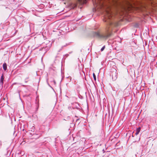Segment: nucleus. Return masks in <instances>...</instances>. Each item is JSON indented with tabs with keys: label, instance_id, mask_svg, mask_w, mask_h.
<instances>
[{
	"label": "nucleus",
	"instance_id": "nucleus-1",
	"mask_svg": "<svg viewBox=\"0 0 157 157\" xmlns=\"http://www.w3.org/2000/svg\"><path fill=\"white\" fill-rule=\"evenodd\" d=\"M109 6H107V7L108 8L106 10L105 14L106 15L105 16V19L106 20H104V21H107V19L108 18L109 19H110L112 17V13L111 11L110 7L112 5H115L117 4V2L116 1L113 0H111L109 2Z\"/></svg>",
	"mask_w": 157,
	"mask_h": 157
},
{
	"label": "nucleus",
	"instance_id": "nucleus-2",
	"mask_svg": "<svg viewBox=\"0 0 157 157\" xmlns=\"http://www.w3.org/2000/svg\"><path fill=\"white\" fill-rule=\"evenodd\" d=\"M95 35L99 38L106 40L111 36V34L110 31L108 29H106L105 33L101 34L99 33H95Z\"/></svg>",
	"mask_w": 157,
	"mask_h": 157
},
{
	"label": "nucleus",
	"instance_id": "nucleus-3",
	"mask_svg": "<svg viewBox=\"0 0 157 157\" xmlns=\"http://www.w3.org/2000/svg\"><path fill=\"white\" fill-rule=\"evenodd\" d=\"M78 2L80 4H82L86 3V0H77Z\"/></svg>",
	"mask_w": 157,
	"mask_h": 157
},
{
	"label": "nucleus",
	"instance_id": "nucleus-4",
	"mask_svg": "<svg viewBox=\"0 0 157 157\" xmlns=\"http://www.w3.org/2000/svg\"><path fill=\"white\" fill-rule=\"evenodd\" d=\"M141 128L140 127H139L137 128L136 130V132L135 134L137 135L140 131Z\"/></svg>",
	"mask_w": 157,
	"mask_h": 157
},
{
	"label": "nucleus",
	"instance_id": "nucleus-5",
	"mask_svg": "<svg viewBox=\"0 0 157 157\" xmlns=\"http://www.w3.org/2000/svg\"><path fill=\"white\" fill-rule=\"evenodd\" d=\"M4 80V75H3L2 74L1 77V78L0 79V82L2 83V84H3V81Z\"/></svg>",
	"mask_w": 157,
	"mask_h": 157
},
{
	"label": "nucleus",
	"instance_id": "nucleus-6",
	"mask_svg": "<svg viewBox=\"0 0 157 157\" xmlns=\"http://www.w3.org/2000/svg\"><path fill=\"white\" fill-rule=\"evenodd\" d=\"M3 69H6L7 68V65L6 63H4L3 64Z\"/></svg>",
	"mask_w": 157,
	"mask_h": 157
},
{
	"label": "nucleus",
	"instance_id": "nucleus-7",
	"mask_svg": "<svg viewBox=\"0 0 157 157\" xmlns=\"http://www.w3.org/2000/svg\"><path fill=\"white\" fill-rule=\"evenodd\" d=\"M93 76L94 78V80L95 81L96 80V77L95 75V73L94 72L93 73Z\"/></svg>",
	"mask_w": 157,
	"mask_h": 157
},
{
	"label": "nucleus",
	"instance_id": "nucleus-8",
	"mask_svg": "<svg viewBox=\"0 0 157 157\" xmlns=\"http://www.w3.org/2000/svg\"><path fill=\"white\" fill-rule=\"evenodd\" d=\"M94 72H95V73H97V74H99V72H100V70H98L97 71H94Z\"/></svg>",
	"mask_w": 157,
	"mask_h": 157
},
{
	"label": "nucleus",
	"instance_id": "nucleus-9",
	"mask_svg": "<svg viewBox=\"0 0 157 157\" xmlns=\"http://www.w3.org/2000/svg\"><path fill=\"white\" fill-rule=\"evenodd\" d=\"M105 46H104L103 47H102V48H101V51H103L104 49H105Z\"/></svg>",
	"mask_w": 157,
	"mask_h": 157
},
{
	"label": "nucleus",
	"instance_id": "nucleus-10",
	"mask_svg": "<svg viewBox=\"0 0 157 157\" xmlns=\"http://www.w3.org/2000/svg\"><path fill=\"white\" fill-rule=\"evenodd\" d=\"M54 83H55H55H56L55 81H54Z\"/></svg>",
	"mask_w": 157,
	"mask_h": 157
}]
</instances>
